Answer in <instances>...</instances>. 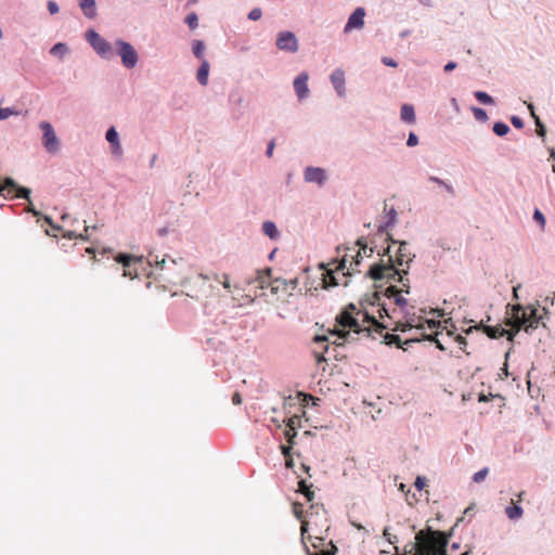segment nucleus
<instances>
[{
    "instance_id": "61",
    "label": "nucleus",
    "mask_w": 555,
    "mask_h": 555,
    "mask_svg": "<svg viewBox=\"0 0 555 555\" xmlns=\"http://www.w3.org/2000/svg\"><path fill=\"white\" fill-rule=\"evenodd\" d=\"M455 341L459 344L461 349H464V347L467 345V339L462 335H457L455 337Z\"/></svg>"
},
{
    "instance_id": "31",
    "label": "nucleus",
    "mask_w": 555,
    "mask_h": 555,
    "mask_svg": "<svg viewBox=\"0 0 555 555\" xmlns=\"http://www.w3.org/2000/svg\"><path fill=\"white\" fill-rule=\"evenodd\" d=\"M69 52V48L65 42H56L50 49V54L63 59Z\"/></svg>"
},
{
    "instance_id": "23",
    "label": "nucleus",
    "mask_w": 555,
    "mask_h": 555,
    "mask_svg": "<svg viewBox=\"0 0 555 555\" xmlns=\"http://www.w3.org/2000/svg\"><path fill=\"white\" fill-rule=\"evenodd\" d=\"M397 220V211L395 208H391L387 214V220L385 222H382L377 227V234H389L388 229L391 228Z\"/></svg>"
},
{
    "instance_id": "3",
    "label": "nucleus",
    "mask_w": 555,
    "mask_h": 555,
    "mask_svg": "<svg viewBox=\"0 0 555 555\" xmlns=\"http://www.w3.org/2000/svg\"><path fill=\"white\" fill-rule=\"evenodd\" d=\"M540 302L524 306L521 304H507L506 305V319L505 325L511 330L507 331L504 337L508 341L514 343L516 335L524 330L526 333L531 334L540 324L542 315L539 312Z\"/></svg>"
},
{
    "instance_id": "52",
    "label": "nucleus",
    "mask_w": 555,
    "mask_h": 555,
    "mask_svg": "<svg viewBox=\"0 0 555 555\" xmlns=\"http://www.w3.org/2000/svg\"><path fill=\"white\" fill-rule=\"evenodd\" d=\"M383 537H384V538H385L389 543H391V544H395L396 542H398V538H397V535L391 534V533L389 532V528H388V527H386V528L384 529V531H383Z\"/></svg>"
},
{
    "instance_id": "10",
    "label": "nucleus",
    "mask_w": 555,
    "mask_h": 555,
    "mask_svg": "<svg viewBox=\"0 0 555 555\" xmlns=\"http://www.w3.org/2000/svg\"><path fill=\"white\" fill-rule=\"evenodd\" d=\"M39 128L42 130L43 147L48 153H56L60 150V141L53 126L49 121H41Z\"/></svg>"
},
{
    "instance_id": "60",
    "label": "nucleus",
    "mask_w": 555,
    "mask_h": 555,
    "mask_svg": "<svg viewBox=\"0 0 555 555\" xmlns=\"http://www.w3.org/2000/svg\"><path fill=\"white\" fill-rule=\"evenodd\" d=\"M456 67H457V63H456V62H454V61H449V62L444 65L443 70H444L446 73H450V72L454 70Z\"/></svg>"
},
{
    "instance_id": "35",
    "label": "nucleus",
    "mask_w": 555,
    "mask_h": 555,
    "mask_svg": "<svg viewBox=\"0 0 555 555\" xmlns=\"http://www.w3.org/2000/svg\"><path fill=\"white\" fill-rule=\"evenodd\" d=\"M205 43L202 40H193L192 42V52L194 56L198 60L204 57Z\"/></svg>"
},
{
    "instance_id": "26",
    "label": "nucleus",
    "mask_w": 555,
    "mask_h": 555,
    "mask_svg": "<svg viewBox=\"0 0 555 555\" xmlns=\"http://www.w3.org/2000/svg\"><path fill=\"white\" fill-rule=\"evenodd\" d=\"M483 332L488 337L492 339L504 337L505 334H507V330L501 325H485Z\"/></svg>"
},
{
    "instance_id": "2",
    "label": "nucleus",
    "mask_w": 555,
    "mask_h": 555,
    "mask_svg": "<svg viewBox=\"0 0 555 555\" xmlns=\"http://www.w3.org/2000/svg\"><path fill=\"white\" fill-rule=\"evenodd\" d=\"M463 518H459L455 526L448 532L435 530L426 526L415 534V541L405 545V553L414 555H448V544L454 533V529Z\"/></svg>"
},
{
    "instance_id": "11",
    "label": "nucleus",
    "mask_w": 555,
    "mask_h": 555,
    "mask_svg": "<svg viewBox=\"0 0 555 555\" xmlns=\"http://www.w3.org/2000/svg\"><path fill=\"white\" fill-rule=\"evenodd\" d=\"M275 44L279 50L287 53H296L299 49L298 39L291 30L280 31Z\"/></svg>"
},
{
    "instance_id": "49",
    "label": "nucleus",
    "mask_w": 555,
    "mask_h": 555,
    "mask_svg": "<svg viewBox=\"0 0 555 555\" xmlns=\"http://www.w3.org/2000/svg\"><path fill=\"white\" fill-rule=\"evenodd\" d=\"M418 144V137L415 132L411 131L408 135L406 145L409 147H414Z\"/></svg>"
},
{
    "instance_id": "46",
    "label": "nucleus",
    "mask_w": 555,
    "mask_h": 555,
    "mask_svg": "<svg viewBox=\"0 0 555 555\" xmlns=\"http://www.w3.org/2000/svg\"><path fill=\"white\" fill-rule=\"evenodd\" d=\"M421 341L422 340H428L430 343H434L436 345V347L439 349V350H442L444 351L446 350V347L440 343V340H438L436 337H434L433 335H428V334H423V337L420 338Z\"/></svg>"
},
{
    "instance_id": "5",
    "label": "nucleus",
    "mask_w": 555,
    "mask_h": 555,
    "mask_svg": "<svg viewBox=\"0 0 555 555\" xmlns=\"http://www.w3.org/2000/svg\"><path fill=\"white\" fill-rule=\"evenodd\" d=\"M382 296L389 299L393 298L395 304L400 308H404L408 305L406 299L398 294V287L393 284H390L384 291H377L372 295H367L362 305L366 302L370 306H377V312L382 319L389 317L386 304L382 301Z\"/></svg>"
},
{
    "instance_id": "12",
    "label": "nucleus",
    "mask_w": 555,
    "mask_h": 555,
    "mask_svg": "<svg viewBox=\"0 0 555 555\" xmlns=\"http://www.w3.org/2000/svg\"><path fill=\"white\" fill-rule=\"evenodd\" d=\"M346 263H347L346 256L337 262L335 270L327 269L326 264L323 262L320 263V268L324 269V272L322 273V275H323L322 281H323L324 288H331V287H335V286L339 285L338 280L335 275V271H344L345 269H347Z\"/></svg>"
},
{
    "instance_id": "63",
    "label": "nucleus",
    "mask_w": 555,
    "mask_h": 555,
    "mask_svg": "<svg viewBox=\"0 0 555 555\" xmlns=\"http://www.w3.org/2000/svg\"><path fill=\"white\" fill-rule=\"evenodd\" d=\"M521 288V284H517L516 286L513 287V299L514 300H518L519 299V295H518V291Z\"/></svg>"
},
{
    "instance_id": "7",
    "label": "nucleus",
    "mask_w": 555,
    "mask_h": 555,
    "mask_svg": "<svg viewBox=\"0 0 555 555\" xmlns=\"http://www.w3.org/2000/svg\"><path fill=\"white\" fill-rule=\"evenodd\" d=\"M113 49L115 55L120 57L121 64L126 68L132 69L137 66L139 62V54L130 42L118 38L115 40Z\"/></svg>"
},
{
    "instance_id": "33",
    "label": "nucleus",
    "mask_w": 555,
    "mask_h": 555,
    "mask_svg": "<svg viewBox=\"0 0 555 555\" xmlns=\"http://www.w3.org/2000/svg\"><path fill=\"white\" fill-rule=\"evenodd\" d=\"M492 131L498 137H505L509 133L511 128L504 121H495L492 126Z\"/></svg>"
},
{
    "instance_id": "22",
    "label": "nucleus",
    "mask_w": 555,
    "mask_h": 555,
    "mask_svg": "<svg viewBox=\"0 0 555 555\" xmlns=\"http://www.w3.org/2000/svg\"><path fill=\"white\" fill-rule=\"evenodd\" d=\"M261 231L271 241H278L281 237L280 230L278 229L276 224L271 220H267L262 223Z\"/></svg>"
},
{
    "instance_id": "51",
    "label": "nucleus",
    "mask_w": 555,
    "mask_h": 555,
    "mask_svg": "<svg viewBox=\"0 0 555 555\" xmlns=\"http://www.w3.org/2000/svg\"><path fill=\"white\" fill-rule=\"evenodd\" d=\"M511 124L516 128V129H522L524 126H525V122L522 120L521 117L519 116H516V115H513L511 117Z\"/></svg>"
},
{
    "instance_id": "24",
    "label": "nucleus",
    "mask_w": 555,
    "mask_h": 555,
    "mask_svg": "<svg viewBox=\"0 0 555 555\" xmlns=\"http://www.w3.org/2000/svg\"><path fill=\"white\" fill-rule=\"evenodd\" d=\"M400 117H401V120L406 122V124H415L416 121V117H415V109H414V106L412 104H403L401 106V112H400Z\"/></svg>"
},
{
    "instance_id": "1",
    "label": "nucleus",
    "mask_w": 555,
    "mask_h": 555,
    "mask_svg": "<svg viewBox=\"0 0 555 555\" xmlns=\"http://www.w3.org/2000/svg\"><path fill=\"white\" fill-rule=\"evenodd\" d=\"M386 241H390L391 244H399L395 256H389L386 261L379 259V261L371 264L364 276L375 282L386 280L388 283H400L402 286L401 293L410 294L411 286L408 275L411 263L416 256L408 249L409 243L406 241L395 240L390 234H387Z\"/></svg>"
},
{
    "instance_id": "50",
    "label": "nucleus",
    "mask_w": 555,
    "mask_h": 555,
    "mask_svg": "<svg viewBox=\"0 0 555 555\" xmlns=\"http://www.w3.org/2000/svg\"><path fill=\"white\" fill-rule=\"evenodd\" d=\"M47 9L51 15H54V14L59 13V11H60L59 4L53 0H49L47 2Z\"/></svg>"
},
{
    "instance_id": "20",
    "label": "nucleus",
    "mask_w": 555,
    "mask_h": 555,
    "mask_svg": "<svg viewBox=\"0 0 555 555\" xmlns=\"http://www.w3.org/2000/svg\"><path fill=\"white\" fill-rule=\"evenodd\" d=\"M116 261L124 267V275L131 276V264L135 261H141L139 258H134L130 254L119 253L116 257Z\"/></svg>"
},
{
    "instance_id": "39",
    "label": "nucleus",
    "mask_w": 555,
    "mask_h": 555,
    "mask_svg": "<svg viewBox=\"0 0 555 555\" xmlns=\"http://www.w3.org/2000/svg\"><path fill=\"white\" fill-rule=\"evenodd\" d=\"M185 24L190 27V29H195L198 27V16L195 12H191L185 16Z\"/></svg>"
},
{
    "instance_id": "47",
    "label": "nucleus",
    "mask_w": 555,
    "mask_h": 555,
    "mask_svg": "<svg viewBox=\"0 0 555 555\" xmlns=\"http://www.w3.org/2000/svg\"><path fill=\"white\" fill-rule=\"evenodd\" d=\"M261 16H262V10L260 8H254L253 10L249 11L247 18L249 21H258L261 18Z\"/></svg>"
},
{
    "instance_id": "30",
    "label": "nucleus",
    "mask_w": 555,
    "mask_h": 555,
    "mask_svg": "<svg viewBox=\"0 0 555 555\" xmlns=\"http://www.w3.org/2000/svg\"><path fill=\"white\" fill-rule=\"evenodd\" d=\"M358 314H362V322L367 323L374 326L376 330L384 328L383 324L376 319L374 314H371L369 311H358Z\"/></svg>"
},
{
    "instance_id": "43",
    "label": "nucleus",
    "mask_w": 555,
    "mask_h": 555,
    "mask_svg": "<svg viewBox=\"0 0 555 555\" xmlns=\"http://www.w3.org/2000/svg\"><path fill=\"white\" fill-rule=\"evenodd\" d=\"M361 261H362V255L361 253L358 251V254L356 255V257H353V260L352 262L350 263V268L347 269V272H344V276H348V275H351V272L350 270H356V267L360 266L361 264Z\"/></svg>"
},
{
    "instance_id": "37",
    "label": "nucleus",
    "mask_w": 555,
    "mask_h": 555,
    "mask_svg": "<svg viewBox=\"0 0 555 555\" xmlns=\"http://www.w3.org/2000/svg\"><path fill=\"white\" fill-rule=\"evenodd\" d=\"M472 112H473L475 119L479 122H486L489 119L486 109H483L481 107L472 106Z\"/></svg>"
},
{
    "instance_id": "55",
    "label": "nucleus",
    "mask_w": 555,
    "mask_h": 555,
    "mask_svg": "<svg viewBox=\"0 0 555 555\" xmlns=\"http://www.w3.org/2000/svg\"><path fill=\"white\" fill-rule=\"evenodd\" d=\"M374 251H375V246L370 247L367 244H364L362 249H359V253H361V255L363 254L367 257H371Z\"/></svg>"
},
{
    "instance_id": "48",
    "label": "nucleus",
    "mask_w": 555,
    "mask_h": 555,
    "mask_svg": "<svg viewBox=\"0 0 555 555\" xmlns=\"http://www.w3.org/2000/svg\"><path fill=\"white\" fill-rule=\"evenodd\" d=\"M427 485V478L424 477V476H417L415 481H414V487L421 491L425 488V486Z\"/></svg>"
},
{
    "instance_id": "34",
    "label": "nucleus",
    "mask_w": 555,
    "mask_h": 555,
    "mask_svg": "<svg viewBox=\"0 0 555 555\" xmlns=\"http://www.w3.org/2000/svg\"><path fill=\"white\" fill-rule=\"evenodd\" d=\"M474 96L475 99L480 103V104H483V105H493L495 103L493 96H491L489 93H487L486 91H481V90H478V91H475L474 92Z\"/></svg>"
},
{
    "instance_id": "62",
    "label": "nucleus",
    "mask_w": 555,
    "mask_h": 555,
    "mask_svg": "<svg viewBox=\"0 0 555 555\" xmlns=\"http://www.w3.org/2000/svg\"><path fill=\"white\" fill-rule=\"evenodd\" d=\"M232 402L233 404L235 405H238L242 403V397L238 392H234L233 396H232Z\"/></svg>"
},
{
    "instance_id": "4",
    "label": "nucleus",
    "mask_w": 555,
    "mask_h": 555,
    "mask_svg": "<svg viewBox=\"0 0 555 555\" xmlns=\"http://www.w3.org/2000/svg\"><path fill=\"white\" fill-rule=\"evenodd\" d=\"M336 323L338 328L331 332L332 335H337L339 339L345 341H350V339H357L353 335H360L365 333L366 336L370 335L371 331L367 326H364L360 323L359 319L356 318L351 311L343 310L336 317Z\"/></svg>"
},
{
    "instance_id": "25",
    "label": "nucleus",
    "mask_w": 555,
    "mask_h": 555,
    "mask_svg": "<svg viewBox=\"0 0 555 555\" xmlns=\"http://www.w3.org/2000/svg\"><path fill=\"white\" fill-rule=\"evenodd\" d=\"M209 69L210 65L208 61L203 60L196 73V79L199 85L206 86L208 83Z\"/></svg>"
},
{
    "instance_id": "64",
    "label": "nucleus",
    "mask_w": 555,
    "mask_h": 555,
    "mask_svg": "<svg viewBox=\"0 0 555 555\" xmlns=\"http://www.w3.org/2000/svg\"><path fill=\"white\" fill-rule=\"evenodd\" d=\"M315 343H326L328 340V337L326 335H315L314 339Z\"/></svg>"
},
{
    "instance_id": "14",
    "label": "nucleus",
    "mask_w": 555,
    "mask_h": 555,
    "mask_svg": "<svg viewBox=\"0 0 555 555\" xmlns=\"http://www.w3.org/2000/svg\"><path fill=\"white\" fill-rule=\"evenodd\" d=\"M365 10L362 7L357 8L348 17L344 31L349 33L352 29H361L364 26Z\"/></svg>"
},
{
    "instance_id": "53",
    "label": "nucleus",
    "mask_w": 555,
    "mask_h": 555,
    "mask_svg": "<svg viewBox=\"0 0 555 555\" xmlns=\"http://www.w3.org/2000/svg\"><path fill=\"white\" fill-rule=\"evenodd\" d=\"M293 446L294 444H281L280 446V449H281V453L285 456V459L292 456V449H293Z\"/></svg>"
},
{
    "instance_id": "45",
    "label": "nucleus",
    "mask_w": 555,
    "mask_h": 555,
    "mask_svg": "<svg viewBox=\"0 0 555 555\" xmlns=\"http://www.w3.org/2000/svg\"><path fill=\"white\" fill-rule=\"evenodd\" d=\"M18 113L12 107H1L0 106V120H4L10 116L17 115Z\"/></svg>"
},
{
    "instance_id": "58",
    "label": "nucleus",
    "mask_w": 555,
    "mask_h": 555,
    "mask_svg": "<svg viewBox=\"0 0 555 555\" xmlns=\"http://www.w3.org/2000/svg\"><path fill=\"white\" fill-rule=\"evenodd\" d=\"M382 63L386 66H389V67H397L398 66V63L391 59V57H388V56H384L382 59Z\"/></svg>"
},
{
    "instance_id": "15",
    "label": "nucleus",
    "mask_w": 555,
    "mask_h": 555,
    "mask_svg": "<svg viewBox=\"0 0 555 555\" xmlns=\"http://www.w3.org/2000/svg\"><path fill=\"white\" fill-rule=\"evenodd\" d=\"M330 80L337 95L344 96L346 94L345 72L341 68H336L330 75Z\"/></svg>"
},
{
    "instance_id": "44",
    "label": "nucleus",
    "mask_w": 555,
    "mask_h": 555,
    "mask_svg": "<svg viewBox=\"0 0 555 555\" xmlns=\"http://www.w3.org/2000/svg\"><path fill=\"white\" fill-rule=\"evenodd\" d=\"M488 473H489V468L488 467L481 468L480 470L476 472L473 475V481L476 482V483H479V482L483 481L486 479Z\"/></svg>"
},
{
    "instance_id": "54",
    "label": "nucleus",
    "mask_w": 555,
    "mask_h": 555,
    "mask_svg": "<svg viewBox=\"0 0 555 555\" xmlns=\"http://www.w3.org/2000/svg\"><path fill=\"white\" fill-rule=\"evenodd\" d=\"M422 324L424 326L426 324L428 328L434 330V328H437L440 323L438 321H436V320H433V319H424L423 318Z\"/></svg>"
},
{
    "instance_id": "40",
    "label": "nucleus",
    "mask_w": 555,
    "mask_h": 555,
    "mask_svg": "<svg viewBox=\"0 0 555 555\" xmlns=\"http://www.w3.org/2000/svg\"><path fill=\"white\" fill-rule=\"evenodd\" d=\"M284 424L286 425L285 428L293 427V429H298V427H300V416L295 414V415L288 417L287 420H285Z\"/></svg>"
},
{
    "instance_id": "16",
    "label": "nucleus",
    "mask_w": 555,
    "mask_h": 555,
    "mask_svg": "<svg viewBox=\"0 0 555 555\" xmlns=\"http://www.w3.org/2000/svg\"><path fill=\"white\" fill-rule=\"evenodd\" d=\"M308 79H309V76L306 72H301L294 79V82H293L294 90H295L296 95L299 101L305 100L309 94Z\"/></svg>"
},
{
    "instance_id": "13",
    "label": "nucleus",
    "mask_w": 555,
    "mask_h": 555,
    "mask_svg": "<svg viewBox=\"0 0 555 555\" xmlns=\"http://www.w3.org/2000/svg\"><path fill=\"white\" fill-rule=\"evenodd\" d=\"M326 171L321 167H306L304 171V179L309 183H317L318 185H323L326 181Z\"/></svg>"
},
{
    "instance_id": "21",
    "label": "nucleus",
    "mask_w": 555,
    "mask_h": 555,
    "mask_svg": "<svg viewBox=\"0 0 555 555\" xmlns=\"http://www.w3.org/2000/svg\"><path fill=\"white\" fill-rule=\"evenodd\" d=\"M80 10L87 18H94L96 16V2L95 0H77Z\"/></svg>"
},
{
    "instance_id": "32",
    "label": "nucleus",
    "mask_w": 555,
    "mask_h": 555,
    "mask_svg": "<svg viewBox=\"0 0 555 555\" xmlns=\"http://www.w3.org/2000/svg\"><path fill=\"white\" fill-rule=\"evenodd\" d=\"M530 109L533 111V105L530 104L529 105ZM532 116L534 118V121H535V131H537V134L543 140L545 141L546 139V126L542 122V120L534 114V112H532Z\"/></svg>"
},
{
    "instance_id": "19",
    "label": "nucleus",
    "mask_w": 555,
    "mask_h": 555,
    "mask_svg": "<svg viewBox=\"0 0 555 555\" xmlns=\"http://www.w3.org/2000/svg\"><path fill=\"white\" fill-rule=\"evenodd\" d=\"M384 340L388 346H396V347L404 349V350H405V348L403 347V345H411V344L421 341L420 338H410V339H406L404 343H402L401 337L399 335L392 334V333H387L384 337Z\"/></svg>"
},
{
    "instance_id": "17",
    "label": "nucleus",
    "mask_w": 555,
    "mask_h": 555,
    "mask_svg": "<svg viewBox=\"0 0 555 555\" xmlns=\"http://www.w3.org/2000/svg\"><path fill=\"white\" fill-rule=\"evenodd\" d=\"M272 269L271 268H264L262 270H257L256 276L253 280H249L248 283L253 284L256 283L259 288L264 289L267 288V283L272 281Z\"/></svg>"
},
{
    "instance_id": "18",
    "label": "nucleus",
    "mask_w": 555,
    "mask_h": 555,
    "mask_svg": "<svg viewBox=\"0 0 555 555\" xmlns=\"http://www.w3.org/2000/svg\"><path fill=\"white\" fill-rule=\"evenodd\" d=\"M405 323L402 325H398L396 330L405 331L406 327L409 328H420L424 330V325L422 324L423 317H417L415 313H410L409 311L405 312Z\"/></svg>"
},
{
    "instance_id": "8",
    "label": "nucleus",
    "mask_w": 555,
    "mask_h": 555,
    "mask_svg": "<svg viewBox=\"0 0 555 555\" xmlns=\"http://www.w3.org/2000/svg\"><path fill=\"white\" fill-rule=\"evenodd\" d=\"M85 39L102 59L108 61L114 59L115 53L112 44L94 29H88L85 33Z\"/></svg>"
},
{
    "instance_id": "29",
    "label": "nucleus",
    "mask_w": 555,
    "mask_h": 555,
    "mask_svg": "<svg viewBox=\"0 0 555 555\" xmlns=\"http://www.w3.org/2000/svg\"><path fill=\"white\" fill-rule=\"evenodd\" d=\"M287 286V281L281 278L273 279L269 283H267V288L270 287V291L273 295H278L281 289L285 291Z\"/></svg>"
},
{
    "instance_id": "27",
    "label": "nucleus",
    "mask_w": 555,
    "mask_h": 555,
    "mask_svg": "<svg viewBox=\"0 0 555 555\" xmlns=\"http://www.w3.org/2000/svg\"><path fill=\"white\" fill-rule=\"evenodd\" d=\"M312 483H308L307 480L300 479L298 481V490L305 495L308 502H312L314 499V492L311 490Z\"/></svg>"
},
{
    "instance_id": "38",
    "label": "nucleus",
    "mask_w": 555,
    "mask_h": 555,
    "mask_svg": "<svg viewBox=\"0 0 555 555\" xmlns=\"http://www.w3.org/2000/svg\"><path fill=\"white\" fill-rule=\"evenodd\" d=\"M309 400H312V405H318V402L320 401L319 398H314L313 396L309 395V393H305V392H299L298 393V401H299V404L305 406L306 404H308V401Z\"/></svg>"
},
{
    "instance_id": "57",
    "label": "nucleus",
    "mask_w": 555,
    "mask_h": 555,
    "mask_svg": "<svg viewBox=\"0 0 555 555\" xmlns=\"http://www.w3.org/2000/svg\"><path fill=\"white\" fill-rule=\"evenodd\" d=\"M274 147H275V140L272 139L268 145H267V150H266V156L267 157H272L273 156V151H274Z\"/></svg>"
},
{
    "instance_id": "59",
    "label": "nucleus",
    "mask_w": 555,
    "mask_h": 555,
    "mask_svg": "<svg viewBox=\"0 0 555 555\" xmlns=\"http://www.w3.org/2000/svg\"><path fill=\"white\" fill-rule=\"evenodd\" d=\"M111 149H112V153L114 155L120 156L122 154V149H121L120 142H118L116 144H112Z\"/></svg>"
},
{
    "instance_id": "41",
    "label": "nucleus",
    "mask_w": 555,
    "mask_h": 555,
    "mask_svg": "<svg viewBox=\"0 0 555 555\" xmlns=\"http://www.w3.org/2000/svg\"><path fill=\"white\" fill-rule=\"evenodd\" d=\"M532 218L541 227L542 230L545 228L546 219L539 208L534 209Z\"/></svg>"
},
{
    "instance_id": "9",
    "label": "nucleus",
    "mask_w": 555,
    "mask_h": 555,
    "mask_svg": "<svg viewBox=\"0 0 555 555\" xmlns=\"http://www.w3.org/2000/svg\"><path fill=\"white\" fill-rule=\"evenodd\" d=\"M293 509L296 518L301 521V543L304 545L305 552L307 555H317L313 554L305 542V534L308 531V521L304 520V506L300 503H294ZM338 552L337 546L331 541L330 547L323 548L318 555H336Z\"/></svg>"
},
{
    "instance_id": "42",
    "label": "nucleus",
    "mask_w": 555,
    "mask_h": 555,
    "mask_svg": "<svg viewBox=\"0 0 555 555\" xmlns=\"http://www.w3.org/2000/svg\"><path fill=\"white\" fill-rule=\"evenodd\" d=\"M283 436L286 439V441L291 444H295V439L297 437V429L292 428H284L283 429Z\"/></svg>"
},
{
    "instance_id": "28",
    "label": "nucleus",
    "mask_w": 555,
    "mask_h": 555,
    "mask_svg": "<svg viewBox=\"0 0 555 555\" xmlns=\"http://www.w3.org/2000/svg\"><path fill=\"white\" fill-rule=\"evenodd\" d=\"M505 513L511 520H517L522 516L524 508L518 503H513L505 508Z\"/></svg>"
},
{
    "instance_id": "36",
    "label": "nucleus",
    "mask_w": 555,
    "mask_h": 555,
    "mask_svg": "<svg viewBox=\"0 0 555 555\" xmlns=\"http://www.w3.org/2000/svg\"><path fill=\"white\" fill-rule=\"evenodd\" d=\"M105 139L109 143V145L116 144V143L120 142L119 141V134H118V132H117V130H116V128L114 126H111L107 129V131L105 133Z\"/></svg>"
},
{
    "instance_id": "6",
    "label": "nucleus",
    "mask_w": 555,
    "mask_h": 555,
    "mask_svg": "<svg viewBox=\"0 0 555 555\" xmlns=\"http://www.w3.org/2000/svg\"><path fill=\"white\" fill-rule=\"evenodd\" d=\"M31 190L27 186L20 185L14 179L7 177L4 180L0 179V195L26 199L29 204V211L35 216L40 215L33 206L30 201Z\"/></svg>"
},
{
    "instance_id": "56",
    "label": "nucleus",
    "mask_w": 555,
    "mask_h": 555,
    "mask_svg": "<svg viewBox=\"0 0 555 555\" xmlns=\"http://www.w3.org/2000/svg\"><path fill=\"white\" fill-rule=\"evenodd\" d=\"M387 242H388V245H387L385 248H383V250H379V251L377 253V254H378V256H379V257H382V258H383V257H385V256H387L388 258H389V256H392V255L390 254V251H391V245H392V244L390 243V241H387Z\"/></svg>"
}]
</instances>
